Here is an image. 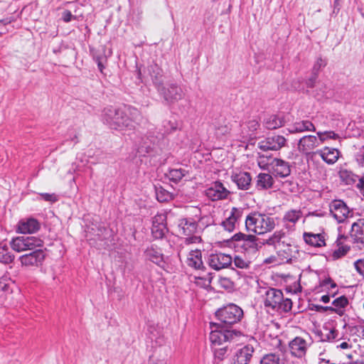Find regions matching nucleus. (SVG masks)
Listing matches in <instances>:
<instances>
[{
    "label": "nucleus",
    "instance_id": "obj_1",
    "mask_svg": "<svg viewBox=\"0 0 364 364\" xmlns=\"http://www.w3.org/2000/svg\"><path fill=\"white\" fill-rule=\"evenodd\" d=\"M139 117L140 113L135 107L131 106H124V107L109 106L102 110L101 119L110 129L122 131L134 129Z\"/></svg>",
    "mask_w": 364,
    "mask_h": 364
},
{
    "label": "nucleus",
    "instance_id": "obj_2",
    "mask_svg": "<svg viewBox=\"0 0 364 364\" xmlns=\"http://www.w3.org/2000/svg\"><path fill=\"white\" fill-rule=\"evenodd\" d=\"M274 227V219L268 215L255 211L246 216L245 228L248 232L262 235L272 231Z\"/></svg>",
    "mask_w": 364,
    "mask_h": 364
},
{
    "label": "nucleus",
    "instance_id": "obj_3",
    "mask_svg": "<svg viewBox=\"0 0 364 364\" xmlns=\"http://www.w3.org/2000/svg\"><path fill=\"white\" fill-rule=\"evenodd\" d=\"M264 305L266 308L275 311L289 312L292 308V301L290 299L284 298L282 291L275 288L265 289L263 294Z\"/></svg>",
    "mask_w": 364,
    "mask_h": 364
},
{
    "label": "nucleus",
    "instance_id": "obj_4",
    "mask_svg": "<svg viewBox=\"0 0 364 364\" xmlns=\"http://www.w3.org/2000/svg\"><path fill=\"white\" fill-rule=\"evenodd\" d=\"M215 316L218 320L217 323H213V326H221L228 328L232 325L238 323L243 316V311L238 306L230 304L218 310Z\"/></svg>",
    "mask_w": 364,
    "mask_h": 364
},
{
    "label": "nucleus",
    "instance_id": "obj_5",
    "mask_svg": "<svg viewBox=\"0 0 364 364\" xmlns=\"http://www.w3.org/2000/svg\"><path fill=\"white\" fill-rule=\"evenodd\" d=\"M9 244L14 251L22 252L43 247L44 242L40 237L35 236H18L12 238Z\"/></svg>",
    "mask_w": 364,
    "mask_h": 364
},
{
    "label": "nucleus",
    "instance_id": "obj_6",
    "mask_svg": "<svg viewBox=\"0 0 364 364\" xmlns=\"http://www.w3.org/2000/svg\"><path fill=\"white\" fill-rule=\"evenodd\" d=\"M197 227L198 224L193 218H181L178 220V232L187 236L184 239L185 245L198 244L202 241L200 236L194 235Z\"/></svg>",
    "mask_w": 364,
    "mask_h": 364
},
{
    "label": "nucleus",
    "instance_id": "obj_7",
    "mask_svg": "<svg viewBox=\"0 0 364 364\" xmlns=\"http://www.w3.org/2000/svg\"><path fill=\"white\" fill-rule=\"evenodd\" d=\"M210 333V341L213 347L220 346L227 342L232 341L235 337L240 336V332L236 330H229L221 326H214Z\"/></svg>",
    "mask_w": 364,
    "mask_h": 364
},
{
    "label": "nucleus",
    "instance_id": "obj_8",
    "mask_svg": "<svg viewBox=\"0 0 364 364\" xmlns=\"http://www.w3.org/2000/svg\"><path fill=\"white\" fill-rule=\"evenodd\" d=\"M317 136L314 135H305L301 137L297 144L298 151L304 154L309 155L311 154H317L314 152V150L321 146L324 142V138L321 133H316Z\"/></svg>",
    "mask_w": 364,
    "mask_h": 364
},
{
    "label": "nucleus",
    "instance_id": "obj_9",
    "mask_svg": "<svg viewBox=\"0 0 364 364\" xmlns=\"http://www.w3.org/2000/svg\"><path fill=\"white\" fill-rule=\"evenodd\" d=\"M159 95L168 105L175 103L184 96L182 88L175 82L164 85L157 90Z\"/></svg>",
    "mask_w": 364,
    "mask_h": 364
},
{
    "label": "nucleus",
    "instance_id": "obj_10",
    "mask_svg": "<svg viewBox=\"0 0 364 364\" xmlns=\"http://www.w3.org/2000/svg\"><path fill=\"white\" fill-rule=\"evenodd\" d=\"M45 259V251L41 247L31 250L29 253L21 255L19 257L18 259L22 266L30 267L41 266Z\"/></svg>",
    "mask_w": 364,
    "mask_h": 364
},
{
    "label": "nucleus",
    "instance_id": "obj_11",
    "mask_svg": "<svg viewBox=\"0 0 364 364\" xmlns=\"http://www.w3.org/2000/svg\"><path fill=\"white\" fill-rule=\"evenodd\" d=\"M287 144V139L282 135L272 134L266 137L258 144V147L264 151H278Z\"/></svg>",
    "mask_w": 364,
    "mask_h": 364
},
{
    "label": "nucleus",
    "instance_id": "obj_12",
    "mask_svg": "<svg viewBox=\"0 0 364 364\" xmlns=\"http://www.w3.org/2000/svg\"><path fill=\"white\" fill-rule=\"evenodd\" d=\"M329 208L331 215L339 223L344 222L348 217L352 216V212L341 200H333L330 203Z\"/></svg>",
    "mask_w": 364,
    "mask_h": 364
},
{
    "label": "nucleus",
    "instance_id": "obj_13",
    "mask_svg": "<svg viewBox=\"0 0 364 364\" xmlns=\"http://www.w3.org/2000/svg\"><path fill=\"white\" fill-rule=\"evenodd\" d=\"M232 240L241 242L240 247L245 253H256L257 251V238L254 235L238 232L233 235Z\"/></svg>",
    "mask_w": 364,
    "mask_h": 364
},
{
    "label": "nucleus",
    "instance_id": "obj_14",
    "mask_svg": "<svg viewBox=\"0 0 364 364\" xmlns=\"http://www.w3.org/2000/svg\"><path fill=\"white\" fill-rule=\"evenodd\" d=\"M209 266L215 270H220L230 266L232 257L228 254L218 252L210 255L208 260Z\"/></svg>",
    "mask_w": 364,
    "mask_h": 364
},
{
    "label": "nucleus",
    "instance_id": "obj_15",
    "mask_svg": "<svg viewBox=\"0 0 364 364\" xmlns=\"http://www.w3.org/2000/svg\"><path fill=\"white\" fill-rule=\"evenodd\" d=\"M205 193V196L213 201L225 199L230 193L220 181L213 183Z\"/></svg>",
    "mask_w": 364,
    "mask_h": 364
},
{
    "label": "nucleus",
    "instance_id": "obj_16",
    "mask_svg": "<svg viewBox=\"0 0 364 364\" xmlns=\"http://www.w3.org/2000/svg\"><path fill=\"white\" fill-rule=\"evenodd\" d=\"M144 257L146 260L151 261L159 267L165 269L166 262L162 250L155 245L147 247L144 252Z\"/></svg>",
    "mask_w": 364,
    "mask_h": 364
},
{
    "label": "nucleus",
    "instance_id": "obj_17",
    "mask_svg": "<svg viewBox=\"0 0 364 364\" xmlns=\"http://www.w3.org/2000/svg\"><path fill=\"white\" fill-rule=\"evenodd\" d=\"M40 228L41 224L38 220L33 218H28L18 221L16 231L23 235L33 234L38 232Z\"/></svg>",
    "mask_w": 364,
    "mask_h": 364
},
{
    "label": "nucleus",
    "instance_id": "obj_18",
    "mask_svg": "<svg viewBox=\"0 0 364 364\" xmlns=\"http://www.w3.org/2000/svg\"><path fill=\"white\" fill-rule=\"evenodd\" d=\"M157 139V136H154L150 134L143 137L137 149L139 156L152 155L156 149Z\"/></svg>",
    "mask_w": 364,
    "mask_h": 364
},
{
    "label": "nucleus",
    "instance_id": "obj_19",
    "mask_svg": "<svg viewBox=\"0 0 364 364\" xmlns=\"http://www.w3.org/2000/svg\"><path fill=\"white\" fill-rule=\"evenodd\" d=\"M302 215V211L300 209L287 210L282 219L284 228L289 231L294 230L296 223L301 218Z\"/></svg>",
    "mask_w": 364,
    "mask_h": 364
},
{
    "label": "nucleus",
    "instance_id": "obj_20",
    "mask_svg": "<svg viewBox=\"0 0 364 364\" xmlns=\"http://www.w3.org/2000/svg\"><path fill=\"white\" fill-rule=\"evenodd\" d=\"M291 354L298 358L304 357L307 350L306 340L301 337H296L289 344Z\"/></svg>",
    "mask_w": 364,
    "mask_h": 364
},
{
    "label": "nucleus",
    "instance_id": "obj_21",
    "mask_svg": "<svg viewBox=\"0 0 364 364\" xmlns=\"http://www.w3.org/2000/svg\"><path fill=\"white\" fill-rule=\"evenodd\" d=\"M148 75L150 76L156 90L161 87L164 84V72L163 70L156 63H153L147 68Z\"/></svg>",
    "mask_w": 364,
    "mask_h": 364
},
{
    "label": "nucleus",
    "instance_id": "obj_22",
    "mask_svg": "<svg viewBox=\"0 0 364 364\" xmlns=\"http://www.w3.org/2000/svg\"><path fill=\"white\" fill-rule=\"evenodd\" d=\"M243 210L238 208H232L228 217L222 222V226L228 232H232L235 228V224L242 218Z\"/></svg>",
    "mask_w": 364,
    "mask_h": 364
},
{
    "label": "nucleus",
    "instance_id": "obj_23",
    "mask_svg": "<svg viewBox=\"0 0 364 364\" xmlns=\"http://www.w3.org/2000/svg\"><path fill=\"white\" fill-rule=\"evenodd\" d=\"M231 180L240 190H248L251 186L252 177L248 172L240 171L231 175Z\"/></svg>",
    "mask_w": 364,
    "mask_h": 364
},
{
    "label": "nucleus",
    "instance_id": "obj_24",
    "mask_svg": "<svg viewBox=\"0 0 364 364\" xmlns=\"http://www.w3.org/2000/svg\"><path fill=\"white\" fill-rule=\"evenodd\" d=\"M270 165L272 166L274 173L277 176L285 178L291 173V168L289 163L284 160L274 159Z\"/></svg>",
    "mask_w": 364,
    "mask_h": 364
},
{
    "label": "nucleus",
    "instance_id": "obj_25",
    "mask_svg": "<svg viewBox=\"0 0 364 364\" xmlns=\"http://www.w3.org/2000/svg\"><path fill=\"white\" fill-rule=\"evenodd\" d=\"M253 352L252 347L244 346L235 353L232 364H248L252 357Z\"/></svg>",
    "mask_w": 364,
    "mask_h": 364
},
{
    "label": "nucleus",
    "instance_id": "obj_26",
    "mask_svg": "<svg viewBox=\"0 0 364 364\" xmlns=\"http://www.w3.org/2000/svg\"><path fill=\"white\" fill-rule=\"evenodd\" d=\"M215 134L218 138L228 134L231 130V124L224 117L220 116L213 123Z\"/></svg>",
    "mask_w": 364,
    "mask_h": 364
},
{
    "label": "nucleus",
    "instance_id": "obj_27",
    "mask_svg": "<svg viewBox=\"0 0 364 364\" xmlns=\"http://www.w3.org/2000/svg\"><path fill=\"white\" fill-rule=\"evenodd\" d=\"M285 124L283 114H271L264 119L263 124L269 130H273L283 127Z\"/></svg>",
    "mask_w": 364,
    "mask_h": 364
},
{
    "label": "nucleus",
    "instance_id": "obj_28",
    "mask_svg": "<svg viewBox=\"0 0 364 364\" xmlns=\"http://www.w3.org/2000/svg\"><path fill=\"white\" fill-rule=\"evenodd\" d=\"M350 237L355 242L364 244V219H359L353 223Z\"/></svg>",
    "mask_w": 364,
    "mask_h": 364
},
{
    "label": "nucleus",
    "instance_id": "obj_29",
    "mask_svg": "<svg viewBox=\"0 0 364 364\" xmlns=\"http://www.w3.org/2000/svg\"><path fill=\"white\" fill-rule=\"evenodd\" d=\"M187 264L196 269H205L202 261V253L200 250H191L188 258Z\"/></svg>",
    "mask_w": 364,
    "mask_h": 364
},
{
    "label": "nucleus",
    "instance_id": "obj_30",
    "mask_svg": "<svg viewBox=\"0 0 364 364\" xmlns=\"http://www.w3.org/2000/svg\"><path fill=\"white\" fill-rule=\"evenodd\" d=\"M303 237L305 242L311 246L316 247L326 246L325 236L323 234L304 232Z\"/></svg>",
    "mask_w": 364,
    "mask_h": 364
},
{
    "label": "nucleus",
    "instance_id": "obj_31",
    "mask_svg": "<svg viewBox=\"0 0 364 364\" xmlns=\"http://www.w3.org/2000/svg\"><path fill=\"white\" fill-rule=\"evenodd\" d=\"M347 240V237L339 235L336 241V246L338 249L334 250L333 252V257L334 259H339L343 256H345L348 251L350 250V247L347 245H345V241Z\"/></svg>",
    "mask_w": 364,
    "mask_h": 364
},
{
    "label": "nucleus",
    "instance_id": "obj_32",
    "mask_svg": "<svg viewBox=\"0 0 364 364\" xmlns=\"http://www.w3.org/2000/svg\"><path fill=\"white\" fill-rule=\"evenodd\" d=\"M315 131L316 127L314 124L309 120H302L300 122H296L294 123L291 129H289V132L292 134Z\"/></svg>",
    "mask_w": 364,
    "mask_h": 364
},
{
    "label": "nucleus",
    "instance_id": "obj_33",
    "mask_svg": "<svg viewBox=\"0 0 364 364\" xmlns=\"http://www.w3.org/2000/svg\"><path fill=\"white\" fill-rule=\"evenodd\" d=\"M274 179L266 173H261L257 176L256 187L258 190H267L272 187Z\"/></svg>",
    "mask_w": 364,
    "mask_h": 364
},
{
    "label": "nucleus",
    "instance_id": "obj_34",
    "mask_svg": "<svg viewBox=\"0 0 364 364\" xmlns=\"http://www.w3.org/2000/svg\"><path fill=\"white\" fill-rule=\"evenodd\" d=\"M92 57L95 62L97 64L99 70L102 73L107 62L105 48L103 47L100 50H92Z\"/></svg>",
    "mask_w": 364,
    "mask_h": 364
},
{
    "label": "nucleus",
    "instance_id": "obj_35",
    "mask_svg": "<svg viewBox=\"0 0 364 364\" xmlns=\"http://www.w3.org/2000/svg\"><path fill=\"white\" fill-rule=\"evenodd\" d=\"M188 174L189 171L187 168H178L169 169L166 175L170 181L178 183Z\"/></svg>",
    "mask_w": 364,
    "mask_h": 364
},
{
    "label": "nucleus",
    "instance_id": "obj_36",
    "mask_svg": "<svg viewBox=\"0 0 364 364\" xmlns=\"http://www.w3.org/2000/svg\"><path fill=\"white\" fill-rule=\"evenodd\" d=\"M205 269H202L200 274L194 277V282L200 288L208 289L210 286L213 277L210 272H206Z\"/></svg>",
    "mask_w": 364,
    "mask_h": 364
},
{
    "label": "nucleus",
    "instance_id": "obj_37",
    "mask_svg": "<svg viewBox=\"0 0 364 364\" xmlns=\"http://www.w3.org/2000/svg\"><path fill=\"white\" fill-rule=\"evenodd\" d=\"M321 159L328 164H333L338 160V151L325 147L323 150L316 151Z\"/></svg>",
    "mask_w": 364,
    "mask_h": 364
},
{
    "label": "nucleus",
    "instance_id": "obj_38",
    "mask_svg": "<svg viewBox=\"0 0 364 364\" xmlns=\"http://www.w3.org/2000/svg\"><path fill=\"white\" fill-rule=\"evenodd\" d=\"M284 235V233L282 231H276L266 240L265 244L268 245H272L275 247V249L281 251L282 247H284V242H281V240Z\"/></svg>",
    "mask_w": 364,
    "mask_h": 364
},
{
    "label": "nucleus",
    "instance_id": "obj_39",
    "mask_svg": "<svg viewBox=\"0 0 364 364\" xmlns=\"http://www.w3.org/2000/svg\"><path fill=\"white\" fill-rule=\"evenodd\" d=\"M339 176L341 180L346 185L354 184L357 181H359V177L352 171L343 169L340 171Z\"/></svg>",
    "mask_w": 364,
    "mask_h": 364
},
{
    "label": "nucleus",
    "instance_id": "obj_40",
    "mask_svg": "<svg viewBox=\"0 0 364 364\" xmlns=\"http://www.w3.org/2000/svg\"><path fill=\"white\" fill-rule=\"evenodd\" d=\"M14 259V255L9 251L6 245L0 243V262L10 264Z\"/></svg>",
    "mask_w": 364,
    "mask_h": 364
},
{
    "label": "nucleus",
    "instance_id": "obj_41",
    "mask_svg": "<svg viewBox=\"0 0 364 364\" xmlns=\"http://www.w3.org/2000/svg\"><path fill=\"white\" fill-rule=\"evenodd\" d=\"M156 196L157 200L161 203L168 202L174 198L173 193L168 192L161 186L156 188Z\"/></svg>",
    "mask_w": 364,
    "mask_h": 364
},
{
    "label": "nucleus",
    "instance_id": "obj_42",
    "mask_svg": "<svg viewBox=\"0 0 364 364\" xmlns=\"http://www.w3.org/2000/svg\"><path fill=\"white\" fill-rule=\"evenodd\" d=\"M167 228L166 224L152 225L151 233L155 239L163 238L165 236Z\"/></svg>",
    "mask_w": 364,
    "mask_h": 364
},
{
    "label": "nucleus",
    "instance_id": "obj_43",
    "mask_svg": "<svg viewBox=\"0 0 364 364\" xmlns=\"http://www.w3.org/2000/svg\"><path fill=\"white\" fill-rule=\"evenodd\" d=\"M260 364H284L279 355L275 353L267 354L260 360Z\"/></svg>",
    "mask_w": 364,
    "mask_h": 364
},
{
    "label": "nucleus",
    "instance_id": "obj_44",
    "mask_svg": "<svg viewBox=\"0 0 364 364\" xmlns=\"http://www.w3.org/2000/svg\"><path fill=\"white\" fill-rule=\"evenodd\" d=\"M213 353H214V358L215 359L218 360L219 361H222L225 359L226 357V355L228 353V345H225L224 346H217V347H212Z\"/></svg>",
    "mask_w": 364,
    "mask_h": 364
},
{
    "label": "nucleus",
    "instance_id": "obj_45",
    "mask_svg": "<svg viewBox=\"0 0 364 364\" xmlns=\"http://www.w3.org/2000/svg\"><path fill=\"white\" fill-rule=\"evenodd\" d=\"M163 127L164 130L162 133V135L168 134L177 129L178 123L176 120H164L163 122Z\"/></svg>",
    "mask_w": 364,
    "mask_h": 364
},
{
    "label": "nucleus",
    "instance_id": "obj_46",
    "mask_svg": "<svg viewBox=\"0 0 364 364\" xmlns=\"http://www.w3.org/2000/svg\"><path fill=\"white\" fill-rule=\"evenodd\" d=\"M232 262L234 265L240 269H247L249 267L250 261L245 258H243L240 255H236L234 259H232Z\"/></svg>",
    "mask_w": 364,
    "mask_h": 364
},
{
    "label": "nucleus",
    "instance_id": "obj_47",
    "mask_svg": "<svg viewBox=\"0 0 364 364\" xmlns=\"http://www.w3.org/2000/svg\"><path fill=\"white\" fill-rule=\"evenodd\" d=\"M337 287L336 284L331 279L327 278L321 282H320L319 287L321 289V291L323 290H330L334 289Z\"/></svg>",
    "mask_w": 364,
    "mask_h": 364
},
{
    "label": "nucleus",
    "instance_id": "obj_48",
    "mask_svg": "<svg viewBox=\"0 0 364 364\" xmlns=\"http://www.w3.org/2000/svg\"><path fill=\"white\" fill-rule=\"evenodd\" d=\"M218 284L220 287L226 290H232L234 288L233 282L228 277H220L218 280Z\"/></svg>",
    "mask_w": 364,
    "mask_h": 364
},
{
    "label": "nucleus",
    "instance_id": "obj_49",
    "mask_svg": "<svg viewBox=\"0 0 364 364\" xmlns=\"http://www.w3.org/2000/svg\"><path fill=\"white\" fill-rule=\"evenodd\" d=\"M348 304V300L345 296H341L333 300L332 304L337 308H344Z\"/></svg>",
    "mask_w": 364,
    "mask_h": 364
},
{
    "label": "nucleus",
    "instance_id": "obj_50",
    "mask_svg": "<svg viewBox=\"0 0 364 364\" xmlns=\"http://www.w3.org/2000/svg\"><path fill=\"white\" fill-rule=\"evenodd\" d=\"M326 65V61L321 58H318L313 66L312 71L316 74H318L320 69Z\"/></svg>",
    "mask_w": 364,
    "mask_h": 364
},
{
    "label": "nucleus",
    "instance_id": "obj_51",
    "mask_svg": "<svg viewBox=\"0 0 364 364\" xmlns=\"http://www.w3.org/2000/svg\"><path fill=\"white\" fill-rule=\"evenodd\" d=\"M246 127L251 132L249 134L252 135V134H253L259 128V124L257 120L252 119L247 122Z\"/></svg>",
    "mask_w": 364,
    "mask_h": 364
},
{
    "label": "nucleus",
    "instance_id": "obj_52",
    "mask_svg": "<svg viewBox=\"0 0 364 364\" xmlns=\"http://www.w3.org/2000/svg\"><path fill=\"white\" fill-rule=\"evenodd\" d=\"M40 196L46 201L54 203L58 200V198H57L56 195L54 193H41Z\"/></svg>",
    "mask_w": 364,
    "mask_h": 364
},
{
    "label": "nucleus",
    "instance_id": "obj_53",
    "mask_svg": "<svg viewBox=\"0 0 364 364\" xmlns=\"http://www.w3.org/2000/svg\"><path fill=\"white\" fill-rule=\"evenodd\" d=\"M357 272L364 277V259H358L354 263Z\"/></svg>",
    "mask_w": 364,
    "mask_h": 364
},
{
    "label": "nucleus",
    "instance_id": "obj_54",
    "mask_svg": "<svg viewBox=\"0 0 364 364\" xmlns=\"http://www.w3.org/2000/svg\"><path fill=\"white\" fill-rule=\"evenodd\" d=\"M317 133H321V134H323V135H321V136H322L323 138H324V141L327 139H338L339 137L338 135L337 134H336L333 131L318 132Z\"/></svg>",
    "mask_w": 364,
    "mask_h": 364
},
{
    "label": "nucleus",
    "instance_id": "obj_55",
    "mask_svg": "<svg viewBox=\"0 0 364 364\" xmlns=\"http://www.w3.org/2000/svg\"><path fill=\"white\" fill-rule=\"evenodd\" d=\"M318 74L311 73V76L306 80V84L308 87H314Z\"/></svg>",
    "mask_w": 364,
    "mask_h": 364
},
{
    "label": "nucleus",
    "instance_id": "obj_56",
    "mask_svg": "<svg viewBox=\"0 0 364 364\" xmlns=\"http://www.w3.org/2000/svg\"><path fill=\"white\" fill-rule=\"evenodd\" d=\"M62 19L65 23H68L71 21L72 19H75V16H74L70 11L65 10L62 15Z\"/></svg>",
    "mask_w": 364,
    "mask_h": 364
},
{
    "label": "nucleus",
    "instance_id": "obj_57",
    "mask_svg": "<svg viewBox=\"0 0 364 364\" xmlns=\"http://www.w3.org/2000/svg\"><path fill=\"white\" fill-rule=\"evenodd\" d=\"M166 216L163 214L156 215L153 219V224H165Z\"/></svg>",
    "mask_w": 364,
    "mask_h": 364
},
{
    "label": "nucleus",
    "instance_id": "obj_58",
    "mask_svg": "<svg viewBox=\"0 0 364 364\" xmlns=\"http://www.w3.org/2000/svg\"><path fill=\"white\" fill-rule=\"evenodd\" d=\"M286 247L285 249L282 250L280 251H283L284 255V257L287 259V260H291V245L287 244L286 245Z\"/></svg>",
    "mask_w": 364,
    "mask_h": 364
},
{
    "label": "nucleus",
    "instance_id": "obj_59",
    "mask_svg": "<svg viewBox=\"0 0 364 364\" xmlns=\"http://www.w3.org/2000/svg\"><path fill=\"white\" fill-rule=\"evenodd\" d=\"M210 218L209 216H203L198 220V223L201 224L203 227H207L210 224Z\"/></svg>",
    "mask_w": 364,
    "mask_h": 364
},
{
    "label": "nucleus",
    "instance_id": "obj_60",
    "mask_svg": "<svg viewBox=\"0 0 364 364\" xmlns=\"http://www.w3.org/2000/svg\"><path fill=\"white\" fill-rule=\"evenodd\" d=\"M6 281V279L4 278L0 279V290L3 291H7L9 289V285Z\"/></svg>",
    "mask_w": 364,
    "mask_h": 364
},
{
    "label": "nucleus",
    "instance_id": "obj_61",
    "mask_svg": "<svg viewBox=\"0 0 364 364\" xmlns=\"http://www.w3.org/2000/svg\"><path fill=\"white\" fill-rule=\"evenodd\" d=\"M355 159L359 165L364 166V151L358 153L355 156Z\"/></svg>",
    "mask_w": 364,
    "mask_h": 364
},
{
    "label": "nucleus",
    "instance_id": "obj_62",
    "mask_svg": "<svg viewBox=\"0 0 364 364\" xmlns=\"http://www.w3.org/2000/svg\"><path fill=\"white\" fill-rule=\"evenodd\" d=\"M315 308H316V311H321V310L322 311H327V310H330L331 311L337 312L336 311V309L333 307H331V306H322L316 305V306H315Z\"/></svg>",
    "mask_w": 364,
    "mask_h": 364
},
{
    "label": "nucleus",
    "instance_id": "obj_63",
    "mask_svg": "<svg viewBox=\"0 0 364 364\" xmlns=\"http://www.w3.org/2000/svg\"><path fill=\"white\" fill-rule=\"evenodd\" d=\"M357 188L364 196V181L363 178H359V182L357 183Z\"/></svg>",
    "mask_w": 364,
    "mask_h": 364
},
{
    "label": "nucleus",
    "instance_id": "obj_64",
    "mask_svg": "<svg viewBox=\"0 0 364 364\" xmlns=\"http://www.w3.org/2000/svg\"><path fill=\"white\" fill-rule=\"evenodd\" d=\"M321 301L325 304L328 303L330 301V296L329 295H323L321 298Z\"/></svg>",
    "mask_w": 364,
    "mask_h": 364
}]
</instances>
